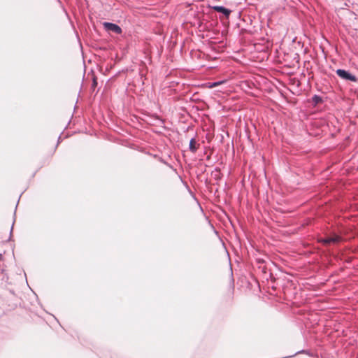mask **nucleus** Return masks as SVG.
Here are the masks:
<instances>
[{
  "instance_id": "1",
  "label": "nucleus",
  "mask_w": 358,
  "mask_h": 358,
  "mask_svg": "<svg viewBox=\"0 0 358 358\" xmlns=\"http://www.w3.org/2000/svg\"><path fill=\"white\" fill-rule=\"evenodd\" d=\"M337 76L344 80H349L352 82H357V78L355 75H352L349 71L345 69H338L336 71Z\"/></svg>"
},
{
  "instance_id": "2",
  "label": "nucleus",
  "mask_w": 358,
  "mask_h": 358,
  "mask_svg": "<svg viewBox=\"0 0 358 358\" xmlns=\"http://www.w3.org/2000/svg\"><path fill=\"white\" fill-rule=\"evenodd\" d=\"M103 26L107 31H111L117 34H120L122 32V28L113 22H105L103 23Z\"/></svg>"
},
{
  "instance_id": "3",
  "label": "nucleus",
  "mask_w": 358,
  "mask_h": 358,
  "mask_svg": "<svg viewBox=\"0 0 358 358\" xmlns=\"http://www.w3.org/2000/svg\"><path fill=\"white\" fill-rule=\"evenodd\" d=\"M211 8L213 10L222 14L226 18H229L231 13V10L230 9L223 6H213Z\"/></svg>"
},
{
  "instance_id": "4",
  "label": "nucleus",
  "mask_w": 358,
  "mask_h": 358,
  "mask_svg": "<svg viewBox=\"0 0 358 358\" xmlns=\"http://www.w3.org/2000/svg\"><path fill=\"white\" fill-rule=\"evenodd\" d=\"M341 238L338 235H334L331 237H327L325 238L321 239L320 242H322L324 245H329L331 243H336L341 241Z\"/></svg>"
},
{
  "instance_id": "5",
  "label": "nucleus",
  "mask_w": 358,
  "mask_h": 358,
  "mask_svg": "<svg viewBox=\"0 0 358 358\" xmlns=\"http://www.w3.org/2000/svg\"><path fill=\"white\" fill-rule=\"evenodd\" d=\"M196 139L194 137H192L190 139L189 144V149L192 153H195L198 150V147L196 146Z\"/></svg>"
},
{
  "instance_id": "6",
  "label": "nucleus",
  "mask_w": 358,
  "mask_h": 358,
  "mask_svg": "<svg viewBox=\"0 0 358 358\" xmlns=\"http://www.w3.org/2000/svg\"><path fill=\"white\" fill-rule=\"evenodd\" d=\"M322 102V97L317 94H315L311 99V103L313 106H316L317 104L321 103Z\"/></svg>"
},
{
  "instance_id": "7",
  "label": "nucleus",
  "mask_w": 358,
  "mask_h": 358,
  "mask_svg": "<svg viewBox=\"0 0 358 358\" xmlns=\"http://www.w3.org/2000/svg\"><path fill=\"white\" fill-rule=\"evenodd\" d=\"M256 262L259 265V268L262 269V271L266 273V268L262 265L265 263V260L263 258H257Z\"/></svg>"
},
{
  "instance_id": "8",
  "label": "nucleus",
  "mask_w": 358,
  "mask_h": 358,
  "mask_svg": "<svg viewBox=\"0 0 358 358\" xmlns=\"http://www.w3.org/2000/svg\"><path fill=\"white\" fill-rule=\"evenodd\" d=\"M225 81L224 80H221V81H217V82H213V83H208V87L210 88H213V87H215L222 83H224Z\"/></svg>"
},
{
  "instance_id": "9",
  "label": "nucleus",
  "mask_w": 358,
  "mask_h": 358,
  "mask_svg": "<svg viewBox=\"0 0 358 358\" xmlns=\"http://www.w3.org/2000/svg\"><path fill=\"white\" fill-rule=\"evenodd\" d=\"M299 353H306V354L310 355V352L308 350H304L298 351L297 352L295 353V355H297Z\"/></svg>"
},
{
  "instance_id": "10",
  "label": "nucleus",
  "mask_w": 358,
  "mask_h": 358,
  "mask_svg": "<svg viewBox=\"0 0 358 358\" xmlns=\"http://www.w3.org/2000/svg\"><path fill=\"white\" fill-rule=\"evenodd\" d=\"M96 85H97L96 80V78H94V79H93V82H92V87H95Z\"/></svg>"
},
{
  "instance_id": "11",
  "label": "nucleus",
  "mask_w": 358,
  "mask_h": 358,
  "mask_svg": "<svg viewBox=\"0 0 358 358\" xmlns=\"http://www.w3.org/2000/svg\"><path fill=\"white\" fill-rule=\"evenodd\" d=\"M60 141H61V136H59V138H58L57 144L60 142Z\"/></svg>"
},
{
  "instance_id": "12",
  "label": "nucleus",
  "mask_w": 358,
  "mask_h": 358,
  "mask_svg": "<svg viewBox=\"0 0 358 358\" xmlns=\"http://www.w3.org/2000/svg\"><path fill=\"white\" fill-rule=\"evenodd\" d=\"M13 224H14V222L13 223ZM13 227V225H12V227H11V229H10V234L12 233Z\"/></svg>"
},
{
  "instance_id": "13",
  "label": "nucleus",
  "mask_w": 358,
  "mask_h": 358,
  "mask_svg": "<svg viewBox=\"0 0 358 358\" xmlns=\"http://www.w3.org/2000/svg\"><path fill=\"white\" fill-rule=\"evenodd\" d=\"M293 356H294V355L287 356V357H286V358L292 357Z\"/></svg>"
},
{
  "instance_id": "14",
  "label": "nucleus",
  "mask_w": 358,
  "mask_h": 358,
  "mask_svg": "<svg viewBox=\"0 0 358 358\" xmlns=\"http://www.w3.org/2000/svg\"><path fill=\"white\" fill-rule=\"evenodd\" d=\"M2 257V255H1V254H0V257Z\"/></svg>"
}]
</instances>
